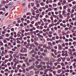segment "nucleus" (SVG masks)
I'll use <instances>...</instances> for the list:
<instances>
[{"instance_id":"1","label":"nucleus","mask_w":76,"mask_h":76,"mask_svg":"<svg viewBox=\"0 0 76 76\" xmlns=\"http://www.w3.org/2000/svg\"><path fill=\"white\" fill-rule=\"evenodd\" d=\"M21 53H27V49L25 48H23L20 50Z\"/></svg>"},{"instance_id":"2","label":"nucleus","mask_w":76,"mask_h":76,"mask_svg":"<svg viewBox=\"0 0 76 76\" xmlns=\"http://www.w3.org/2000/svg\"><path fill=\"white\" fill-rule=\"evenodd\" d=\"M35 59L34 58L32 57H31L30 58V59H29L28 60V61L29 63H31V62H34V61H35Z\"/></svg>"},{"instance_id":"3","label":"nucleus","mask_w":76,"mask_h":76,"mask_svg":"<svg viewBox=\"0 0 76 76\" xmlns=\"http://www.w3.org/2000/svg\"><path fill=\"white\" fill-rule=\"evenodd\" d=\"M13 2H10L8 4V7L10 8L12 7V5H13Z\"/></svg>"},{"instance_id":"4","label":"nucleus","mask_w":76,"mask_h":76,"mask_svg":"<svg viewBox=\"0 0 76 76\" xmlns=\"http://www.w3.org/2000/svg\"><path fill=\"white\" fill-rule=\"evenodd\" d=\"M30 46V47H32V44H30L29 43H28L27 45H26V48H28L29 46Z\"/></svg>"},{"instance_id":"5","label":"nucleus","mask_w":76,"mask_h":76,"mask_svg":"<svg viewBox=\"0 0 76 76\" xmlns=\"http://www.w3.org/2000/svg\"><path fill=\"white\" fill-rule=\"evenodd\" d=\"M6 2L5 1H2L1 2V5H2L3 6H5V4H6Z\"/></svg>"},{"instance_id":"6","label":"nucleus","mask_w":76,"mask_h":76,"mask_svg":"<svg viewBox=\"0 0 76 76\" xmlns=\"http://www.w3.org/2000/svg\"><path fill=\"white\" fill-rule=\"evenodd\" d=\"M0 10H3L4 11H5L6 10V9L5 8L3 7V6H2L1 4L0 5Z\"/></svg>"},{"instance_id":"7","label":"nucleus","mask_w":76,"mask_h":76,"mask_svg":"<svg viewBox=\"0 0 76 76\" xmlns=\"http://www.w3.org/2000/svg\"><path fill=\"white\" fill-rule=\"evenodd\" d=\"M58 48L59 50H61L62 49H63V48L61 47V46L60 44H58Z\"/></svg>"},{"instance_id":"8","label":"nucleus","mask_w":76,"mask_h":76,"mask_svg":"<svg viewBox=\"0 0 76 76\" xmlns=\"http://www.w3.org/2000/svg\"><path fill=\"white\" fill-rule=\"evenodd\" d=\"M43 48H45V50H47L48 48V47L47 46V45H45L43 46Z\"/></svg>"},{"instance_id":"9","label":"nucleus","mask_w":76,"mask_h":76,"mask_svg":"<svg viewBox=\"0 0 76 76\" xmlns=\"http://www.w3.org/2000/svg\"><path fill=\"white\" fill-rule=\"evenodd\" d=\"M34 43L36 46H38V43L37 42V41L36 40H35L34 41Z\"/></svg>"},{"instance_id":"10","label":"nucleus","mask_w":76,"mask_h":76,"mask_svg":"<svg viewBox=\"0 0 76 76\" xmlns=\"http://www.w3.org/2000/svg\"><path fill=\"white\" fill-rule=\"evenodd\" d=\"M40 64H42V65H45V62H44L43 61H41V62Z\"/></svg>"},{"instance_id":"11","label":"nucleus","mask_w":76,"mask_h":76,"mask_svg":"<svg viewBox=\"0 0 76 76\" xmlns=\"http://www.w3.org/2000/svg\"><path fill=\"white\" fill-rule=\"evenodd\" d=\"M50 60L51 62H54V61H55V60H54V59L53 58H51L50 59Z\"/></svg>"},{"instance_id":"12","label":"nucleus","mask_w":76,"mask_h":76,"mask_svg":"<svg viewBox=\"0 0 76 76\" xmlns=\"http://www.w3.org/2000/svg\"><path fill=\"white\" fill-rule=\"evenodd\" d=\"M58 16L60 18V19H63V16H62V15H61L59 14L58 15Z\"/></svg>"},{"instance_id":"13","label":"nucleus","mask_w":76,"mask_h":76,"mask_svg":"<svg viewBox=\"0 0 76 76\" xmlns=\"http://www.w3.org/2000/svg\"><path fill=\"white\" fill-rule=\"evenodd\" d=\"M29 69H34V66H31L29 67Z\"/></svg>"},{"instance_id":"14","label":"nucleus","mask_w":76,"mask_h":76,"mask_svg":"<svg viewBox=\"0 0 76 76\" xmlns=\"http://www.w3.org/2000/svg\"><path fill=\"white\" fill-rule=\"evenodd\" d=\"M8 53H10V54H13V52H12V51H8Z\"/></svg>"},{"instance_id":"15","label":"nucleus","mask_w":76,"mask_h":76,"mask_svg":"<svg viewBox=\"0 0 76 76\" xmlns=\"http://www.w3.org/2000/svg\"><path fill=\"white\" fill-rule=\"evenodd\" d=\"M40 4L41 6H45V4L44 3V2H41Z\"/></svg>"},{"instance_id":"16","label":"nucleus","mask_w":76,"mask_h":76,"mask_svg":"<svg viewBox=\"0 0 76 76\" xmlns=\"http://www.w3.org/2000/svg\"><path fill=\"white\" fill-rule=\"evenodd\" d=\"M34 51V50H33L31 51V52H30V54H32V53H34V51Z\"/></svg>"},{"instance_id":"17","label":"nucleus","mask_w":76,"mask_h":76,"mask_svg":"<svg viewBox=\"0 0 76 76\" xmlns=\"http://www.w3.org/2000/svg\"><path fill=\"white\" fill-rule=\"evenodd\" d=\"M54 23H52V24H50L49 25V27H51V26H54Z\"/></svg>"},{"instance_id":"18","label":"nucleus","mask_w":76,"mask_h":76,"mask_svg":"<svg viewBox=\"0 0 76 76\" xmlns=\"http://www.w3.org/2000/svg\"><path fill=\"white\" fill-rule=\"evenodd\" d=\"M68 53V52H67V51L66 50L65 51H64L63 50H62V53Z\"/></svg>"},{"instance_id":"19","label":"nucleus","mask_w":76,"mask_h":76,"mask_svg":"<svg viewBox=\"0 0 76 76\" xmlns=\"http://www.w3.org/2000/svg\"><path fill=\"white\" fill-rule=\"evenodd\" d=\"M54 52V53H55V55H57V54L58 53H57V52L56 50H55Z\"/></svg>"},{"instance_id":"20","label":"nucleus","mask_w":76,"mask_h":76,"mask_svg":"<svg viewBox=\"0 0 76 76\" xmlns=\"http://www.w3.org/2000/svg\"><path fill=\"white\" fill-rule=\"evenodd\" d=\"M26 64L27 66H28L30 65V64L28 62H26Z\"/></svg>"},{"instance_id":"21","label":"nucleus","mask_w":76,"mask_h":76,"mask_svg":"<svg viewBox=\"0 0 76 76\" xmlns=\"http://www.w3.org/2000/svg\"><path fill=\"white\" fill-rule=\"evenodd\" d=\"M37 67L38 68V69H40V68L41 67V66L40 65H39L37 66Z\"/></svg>"},{"instance_id":"22","label":"nucleus","mask_w":76,"mask_h":76,"mask_svg":"<svg viewBox=\"0 0 76 76\" xmlns=\"http://www.w3.org/2000/svg\"><path fill=\"white\" fill-rule=\"evenodd\" d=\"M62 70V69H58V73H61V72Z\"/></svg>"},{"instance_id":"23","label":"nucleus","mask_w":76,"mask_h":76,"mask_svg":"<svg viewBox=\"0 0 76 76\" xmlns=\"http://www.w3.org/2000/svg\"><path fill=\"white\" fill-rule=\"evenodd\" d=\"M16 58H15V59H14L13 60V62H15V63H17V61H16Z\"/></svg>"},{"instance_id":"24","label":"nucleus","mask_w":76,"mask_h":76,"mask_svg":"<svg viewBox=\"0 0 76 76\" xmlns=\"http://www.w3.org/2000/svg\"><path fill=\"white\" fill-rule=\"evenodd\" d=\"M26 76H29V73L28 72H27L26 73Z\"/></svg>"},{"instance_id":"25","label":"nucleus","mask_w":76,"mask_h":76,"mask_svg":"<svg viewBox=\"0 0 76 76\" xmlns=\"http://www.w3.org/2000/svg\"><path fill=\"white\" fill-rule=\"evenodd\" d=\"M61 67V66L60 65H57V67L56 68V69H58V68H60Z\"/></svg>"},{"instance_id":"26","label":"nucleus","mask_w":76,"mask_h":76,"mask_svg":"<svg viewBox=\"0 0 76 76\" xmlns=\"http://www.w3.org/2000/svg\"><path fill=\"white\" fill-rule=\"evenodd\" d=\"M34 50L36 51H38L39 50H38V48H34Z\"/></svg>"},{"instance_id":"27","label":"nucleus","mask_w":76,"mask_h":76,"mask_svg":"<svg viewBox=\"0 0 76 76\" xmlns=\"http://www.w3.org/2000/svg\"><path fill=\"white\" fill-rule=\"evenodd\" d=\"M35 74H36V75H39V72H38V71H36L34 72Z\"/></svg>"},{"instance_id":"28","label":"nucleus","mask_w":76,"mask_h":76,"mask_svg":"<svg viewBox=\"0 0 76 76\" xmlns=\"http://www.w3.org/2000/svg\"><path fill=\"white\" fill-rule=\"evenodd\" d=\"M35 2L36 4H38L39 2L38 0H35Z\"/></svg>"},{"instance_id":"29","label":"nucleus","mask_w":76,"mask_h":76,"mask_svg":"<svg viewBox=\"0 0 76 76\" xmlns=\"http://www.w3.org/2000/svg\"><path fill=\"white\" fill-rule=\"evenodd\" d=\"M49 60V58L48 57H46L45 58V60L46 61H48Z\"/></svg>"},{"instance_id":"30","label":"nucleus","mask_w":76,"mask_h":76,"mask_svg":"<svg viewBox=\"0 0 76 76\" xmlns=\"http://www.w3.org/2000/svg\"><path fill=\"white\" fill-rule=\"evenodd\" d=\"M5 53H4V54H7V53L8 52V50H7L6 49L5 50Z\"/></svg>"},{"instance_id":"31","label":"nucleus","mask_w":76,"mask_h":76,"mask_svg":"<svg viewBox=\"0 0 76 76\" xmlns=\"http://www.w3.org/2000/svg\"><path fill=\"white\" fill-rule=\"evenodd\" d=\"M42 55L44 56V57H45L46 56V54H45V53H42Z\"/></svg>"},{"instance_id":"32","label":"nucleus","mask_w":76,"mask_h":76,"mask_svg":"<svg viewBox=\"0 0 76 76\" xmlns=\"http://www.w3.org/2000/svg\"><path fill=\"white\" fill-rule=\"evenodd\" d=\"M43 20L44 21V22H47V19L45 18H44L43 19Z\"/></svg>"},{"instance_id":"33","label":"nucleus","mask_w":76,"mask_h":76,"mask_svg":"<svg viewBox=\"0 0 76 76\" xmlns=\"http://www.w3.org/2000/svg\"><path fill=\"white\" fill-rule=\"evenodd\" d=\"M31 6H32V7H34V3H31Z\"/></svg>"},{"instance_id":"34","label":"nucleus","mask_w":76,"mask_h":76,"mask_svg":"<svg viewBox=\"0 0 76 76\" xmlns=\"http://www.w3.org/2000/svg\"><path fill=\"white\" fill-rule=\"evenodd\" d=\"M35 63L36 65H37L38 64V63H39V62H38V61H36Z\"/></svg>"},{"instance_id":"35","label":"nucleus","mask_w":76,"mask_h":76,"mask_svg":"<svg viewBox=\"0 0 76 76\" xmlns=\"http://www.w3.org/2000/svg\"><path fill=\"white\" fill-rule=\"evenodd\" d=\"M54 64L55 66H57V64H58V63L57 62H56L54 63Z\"/></svg>"},{"instance_id":"36","label":"nucleus","mask_w":76,"mask_h":76,"mask_svg":"<svg viewBox=\"0 0 76 76\" xmlns=\"http://www.w3.org/2000/svg\"><path fill=\"white\" fill-rule=\"evenodd\" d=\"M4 47H2L1 48V50H2V51H4Z\"/></svg>"},{"instance_id":"37","label":"nucleus","mask_w":76,"mask_h":76,"mask_svg":"<svg viewBox=\"0 0 76 76\" xmlns=\"http://www.w3.org/2000/svg\"><path fill=\"white\" fill-rule=\"evenodd\" d=\"M61 56V54H59L57 55V57L58 58H59V57H60Z\"/></svg>"},{"instance_id":"38","label":"nucleus","mask_w":76,"mask_h":76,"mask_svg":"<svg viewBox=\"0 0 76 76\" xmlns=\"http://www.w3.org/2000/svg\"><path fill=\"white\" fill-rule=\"evenodd\" d=\"M27 41L28 42V43H30V42H31V40H30L29 39H28Z\"/></svg>"},{"instance_id":"39","label":"nucleus","mask_w":76,"mask_h":76,"mask_svg":"<svg viewBox=\"0 0 76 76\" xmlns=\"http://www.w3.org/2000/svg\"><path fill=\"white\" fill-rule=\"evenodd\" d=\"M20 57H21V56H24V54H21V53H20Z\"/></svg>"},{"instance_id":"40","label":"nucleus","mask_w":76,"mask_h":76,"mask_svg":"<svg viewBox=\"0 0 76 76\" xmlns=\"http://www.w3.org/2000/svg\"><path fill=\"white\" fill-rule=\"evenodd\" d=\"M31 41L32 42H34V39L31 38Z\"/></svg>"},{"instance_id":"41","label":"nucleus","mask_w":76,"mask_h":76,"mask_svg":"<svg viewBox=\"0 0 76 76\" xmlns=\"http://www.w3.org/2000/svg\"><path fill=\"white\" fill-rule=\"evenodd\" d=\"M9 35H10L8 34H5V36H6L7 37H8Z\"/></svg>"},{"instance_id":"42","label":"nucleus","mask_w":76,"mask_h":76,"mask_svg":"<svg viewBox=\"0 0 76 76\" xmlns=\"http://www.w3.org/2000/svg\"><path fill=\"white\" fill-rule=\"evenodd\" d=\"M28 7L30 8L31 7V3H29L28 5Z\"/></svg>"},{"instance_id":"43","label":"nucleus","mask_w":76,"mask_h":76,"mask_svg":"<svg viewBox=\"0 0 76 76\" xmlns=\"http://www.w3.org/2000/svg\"><path fill=\"white\" fill-rule=\"evenodd\" d=\"M40 51H44V48H41L40 50Z\"/></svg>"},{"instance_id":"44","label":"nucleus","mask_w":76,"mask_h":76,"mask_svg":"<svg viewBox=\"0 0 76 76\" xmlns=\"http://www.w3.org/2000/svg\"><path fill=\"white\" fill-rule=\"evenodd\" d=\"M44 53H47V50L46 49L44 50Z\"/></svg>"},{"instance_id":"45","label":"nucleus","mask_w":76,"mask_h":76,"mask_svg":"<svg viewBox=\"0 0 76 76\" xmlns=\"http://www.w3.org/2000/svg\"><path fill=\"white\" fill-rule=\"evenodd\" d=\"M73 66H74L75 68H76V65L75 63H74V64H73Z\"/></svg>"},{"instance_id":"46","label":"nucleus","mask_w":76,"mask_h":76,"mask_svg":"<svg viewBox=\"0 0 76 76\" xmlns=\"http://www.w3.org/2000/svg\"><path fill=\"white\" fill-rule=\"evenodd\" d=\"M67 53H66L65 54V56L66 57L68 56V54H67Z\"/></svg>"},{"instance_id":"47","label":"nucleus","mask_w":76,"mask_h":76,"mask_svg":"<svg viewBox=\"0 0 76 76\" xmlns=\"http://www.w3.org/2000/svg\"><path fill=\"white\" fill-rule=\"evenodd\" d=\"M23 73H26V70L25 69H23Z\"/></svg>"},{"instance_id":"48","label":"nucleus","mask_w":76,"mask_h":76,"mask_svg":"<svg viewBox=\"0 0 76 76\" xmlns=\"http://www.w3.org/2000/svg\"><path fill=\"white\" fill-rule=\"evenodd\" d=\"M40 29H43L44 28L43 27V26H40Z\"/></svg>"},{"instance_id":"49","label":"nucleus","mask_w":76,"mask_h":76,"mask_svg":"<svg viewBox=\"0 0 76 76\" xmlns=\"http://www.w3.org/2000/svg\"><path fill=\"white\" fill-rule=\"evenodd\" d=\"M48 36L49 38H51L52 37V35L51 34H48Z\"/></svg>"},{"instance_id":"50","label":"nucleus","mask_w":76,"mask_h":76,"mask_svg":"<svg viewBox=\"0 0 76 76\" xmlns=\"http://www.w3.org/2000/svg\"><path fill=\"white\" fill-rule=\"evenodd\" d=\"M69 41H71V42H72V41H73V39H69Z\"/></svg>"},{"instance_id":"51","label":"nucleus","mask_w":76,"mask_h":76,"mask_svg":"<svg viewBox=\"0 0 76 76\" xmlns=\"http://www.w3.org/2000/svg\"><path fill=\"white\" fill-rule=\"evenodd\" d=\"M32 57H35V54H33L32 55Z\"/></svg>"},{"instance_id":"52","label":"nucleus","mask_w":76,"mask_h":76,"mask_svg":"<svg viewBox=\"0 0 76 76\" xmlns=\"http://www.w3.org/2000/svg\"><path fill=\"white\" fill-rule=\"evenodd\" d=\"M56 4H53V7H56Z\"/></svg>"},{"instance_id":"53","label":"nucleus","mask_w":76,"mask_h":76,"mask_svg":"<svg viewBox=\"0 0 76 76\" xmlns=\"http://www.w3.org/2000/svg\"><path fill=\"white\" fill-rule=\"evenodd\" d=\"M62 13L63 14H65V13H66V11H64V10H63L62 11Z\"/></svg>"},{"instance_id":"54","label":"nucleus","mask_w":76,"mask_h":76,"mask_svg":"<svg viewBox=\"0 0 76 76\" xmlns=\"http://www.w3.org/2000/svg\"><path fill=\"white\" fill-rule=\"evenodd\" d=\"M51 30H52V31H53V32H55L54 30V28L53 27L51 28Z\"/></svg>"},{"instance_id":"55","label":"nucleus","mask_w":76,"mask_h":76,"mask_svg":"<svg viewBox=\"0 0 76 76\" xmlns=\"http://www.w3.org/2000/svg\"><path fill=\"white\" fill-rule=\"evenodd\" d=\"M23 67H26V65L25 64H23Z\"/></svg>"},{"instance_id":"56","label":"nucleus","mask_w":76,"mask_h":76,"mask_svg":"<svg viewBox=\"0 0 76 76\" xmlns=\"http://www.w3.org/2000/svg\"><path fill=\"white\" fill-rule=\"evenodd\" d=\"M67 8V6H64V9H66Z\"/></svg>"},{"instance_id":"57","label":"nucleus","mask_w":76,"mask_h":76,"mask_svg":"<svg viewBox=\"0 0 76 76\" xmlns=\"http://www.w3.org/2000/svg\"><path fill=\"white\" fill-rule=\"evenodd\" d=\"M54 29H55V30H57V27H56V26L54 27Z\"/></svg>"},{"instance_id":"58","label":"nucleus","mask_w":76,"mask_h":76,"mask_svg":"<svg viewBox=\"0 0 76 76\" xmlns=\"http://www.w3.org/2000/svg\"><path fill=\"white\" fill-rule=\"evenodd\" d=\"M53 17H54V18H56V17H57V16L56 15H53Z\"/></svg>"},{"instance_id":"59","label":"nucleus","mask_w":76,"mask_h":76,"mask_svg":"<svg viewBox=\"0 0 76 76\" xmlns=\"http://www.w3.org/2000/svg\"><path fill=\"white\" fill-rule=\"evenodd\" d=\"M30 26L32 28V27H34V26H33V25H32L31 24H30Z\"/></svg>"},{"instance_id":"60","label":"nucleus","mask_w":76,"mask_h":76,"mask_svg":"<svg viewBox=\"0 0 76 76\" xmlns=\"http://www.w3.org/2000/svg\"><path fill=\"white\" fill-rule=\"evenodd\" d=\"M76 1H73L72 2V4H76Z\"/></svg>"},{"instance_id":"61","label":"nucleus","mask_w":76,"mask_h":76,"mask_svg":"<svg viewBox=\"0 0 76 76\" xmlns=\"http://www.w3.org/2000/svg\"><path fill=\"white\" fill-rule=\"evenodd\" d=\"M37 5L36 6V7H39V4H37Z\"/></svg>"},{"instance_id":"62","label":"nucleus","mask_w":76,"mask_h":76,"mask_svg":"<svg viewBox=\"0 0 76 76\" xmlns=\"http://www.w3.org/2000/svg\"><path fill=\"white\" fill-rule=\"evenodd\" d=\"M5 58H8L9 57V56H8L7 55H6L5 56Z\"/></svg>"},{"instance_id":"63","label":"nucleus","mask_w":76,"mask_h":76,"mask_svg":"<svg viewBox=\"0 0 76 76\" xmlns=\"http://www.w3.org/2000/svg\"><path fill=\"white\" fill-rule=\"evenodd\" d=\"M49 75V76H53V74H52L51 73H50Z\"/></svg>"},{"instance_id":"64","label":"nucleus","mask_w":76,"mask_h":76,"mask_svg":"<svg viewBox=\"0 0 76 76\" xmlns=\"http://www.w3.org/2000/svg\"><path fill=\"white\" fill-rule=\"evenodd\" d=\"M8 70H9V69H5L4 71L5 72H8Z\"/></svg>"}]
</instances>
